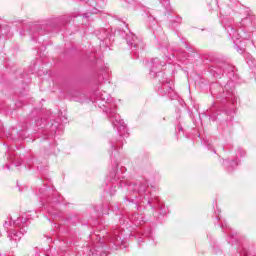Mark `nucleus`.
I'll use <instances>...</instances> for the list:
<instances>
[{
	"mask_svg": "<svg viewBox=\"0 0 256 256\" xmlns=\"http://www.w3.org/2000/svg\"><path fill=\"white\" fill-rule=\"evenodd\" d=\"M184 58L187 59V53L186 52H184Z\"/></svg>",
	"mask_w": 256,
	"mask_h": 256,
	"instance_id": "nucleus-17",
	"label": "nucleus"
},
{
	"mask_svg": "<svg viewBox=\"0 0 256 256\" xmlns=\"http://www.w3.org/2000/svg\"><path fill=\"white\" fill-rule=\"evenodd\" d=\"M139 243H143V241H142V240H139Z\"/></svg>",
	"mask_w": 256,
	"mask_h": 256,
	"instance_id": "nucleus-19",
	"label": "nucleus"
},
{
	"mask_svg": "<svg viewBox=\"0 0 256 256\" xmlns=\"http://www.w3.org/2000/svg\"><path fill=\"white\" fill-rule=\"evenodd\" d=\"M159 82L162 84L161 87H158V93L162 97H165L167 95L169 99H175L177 97V93L173 89V84L167 78L165 79H159Z\"/></svg>",
	"mask_w": 256,
	"mask_h": 256,
	"instance_id": "nucleus-2",
	"label": "nucleus"
},
{
	"mask_svg": "<svg viewBox=\"0 0 256 256\" xmlns=\"http://www.w3.org/2000/svg\"><path fill=\"white\" fill-rule=\"evenodd\" d=\"M8 238L10 241L14 243H19L21 241V237H23V232H17L16 230H8Z\"/></svg>",
	"mask_w": 256,
	"mask_h": 256,
	"instance_id": "nucleus-5",
	"label": "nucleus"
},
{
	"mask_svg": "<svg viewBox=\"0 0 256 256\" xmlns=\"http://www.w3.org/2000/svg\"><path fill=\"white\" fill-rule=\"evenodd\" d=\"M112 235H113L112 241H113L114 245H119V243H121V240H119V239H121L119 237V230H114L112 232Z\"/></svg>",
	"mask_w": 256,
	"mask_h": 256,
	"instance_id": "nucleus-8",
	"label": "nucleus"
},
{
	"mask_svg": "<svg viewBox=\"0 0 256 256\" xmlns=\"http://www.w3.org/2000/svg\"><path fill=\"white\" fill-rule=\"evenodd\" d=\"M4 226H7V222L4 223Z\"/></svg>",
	"mask_w": 256,
	"mask_h": 256,
	"instance_id": "nucleus-18",
	"label": "nucleus"
},
{
	"mask_svg": "<svg viewBox=\"0 0 256 256\" xmlns=\"http://www.w3.org/2000/svg\"><path fill=\"white\" fill-rule=\"evenodd\" d=\"M165 62H161L159 58H152L150 62H148V66H150V75L151 77H160V79H165V73L157 72L162 67H164Z\"/></svg>",
	"mask_w": 256,
	"mask_h": 256,
	"instance_id": "nucleus-3",
	"label": "nucleus"
},
{
	"mask_svg": "<svg viewBox=\"0 0 256 256\" xmlns=\"http://www.w3.org/2000/svg\"><path fill=\"white\" fill-rule=\"evenodd\" d=\"M223 164L227 167L228 171H233V169L239 165L235 160H224Z\"/></svg>",
	"mask_w": 256,
	"mask_h": 256,
	"instance_id": "nucleus-6",
	"label": "nucleus"
},
{
	"mask_svg": "<svg viewBox=\"0 0 256 256\" xmlns=\"http://www.w3.org/2000/svg\"><path fill=\"white\" fill-rule=\"evenodd\" d=\"M230 97H231V94H228V95L226 96V99L229 100Z\"/></svg>",
	"mask_w": 256,
	"mask_h": 256,
	"instance_id": "nucleus-16",
	"label": "nucleus"
},
{
	"mask_svg": "<svg viewBox=\"0 0 256 256\" xmlns=\"http://www.w3.org/2000/svg\"><path fill=\"white\" fill-rule=\"evenodd\" d=\"M83 17H84V19H89V14L84 13V14H83Z\"/></svg>",
	"mask_w": 256,
	"mask_h": 256,
	"instance_id": "nucleus-13",
	"label": "nucleus"
},
{
	"mask_svg": "<svg viewBox=\"0 0 256 256\" xmlns=\"http://www.w3.org/2000/svg\"><path fill=\"white\" fill-rule=\"evenodd\" d=\"M111 147H112V149H114V150L117 149V146H116L115 144H113V143H112Z\"/></svg>",
	"mask_w": 256,
	"mask_h": 256,
	"instance_id": "nucleus-14",
	"label": "nucleus"
},
{
	"mask_svg": "<svg viewBox=\"0 0 256 256\" xmlns=\"http://www.w3.org/2000/svg\"><path fill=\"white\" fill-rule=\"evenodd\" d=\"M186 49H188V51H191V47H189V45L186 44Z\"/></svg>",
	"mask_w": 256,
	"mask_h": 256,
	"instance_id": "nucleus-15",
	"label": "nucleus"
},
{
	"mask_svg": "<svg viewBox=\"0 0 256 256\" xmlns=\"http://www.w3.org/2000/svg\"><path fill=\"white\" fill-rule=\"evenodd\" d=\"M164 7H169V0H159Z\"/></svg>",
	"mask_w": 256,
	"mask_h": 256,
	"instance_id": "nucleus-10",
	"label": "nucleus"
},
{
	"mask_svg": "<svg viewBox=\"0 0 256 256\" xmlns=\"http://www.w3.org/2000/svg\"><path fill=\"white\" fill-rule=\"evenodd\" d=\"M96 97L98 101H104L105 103L109 101V94H107L106 92L104 93L99 92L96 94Z\"/></svg>",
	"mask_w": 256,
	"mask_h": 256,
	"instance_id": "nucleus-7",
	"label": "nucleus"
},
{
	"mask_svg": "<svg viewBox=\"0 0 256 256\" xmlns=\"http://www.w3.org/2000/svg\"><path fill=\"white\" fill-rule=\"evenodd\" d=\"M105 113L107 114V117L110 119L113 127L117 129V131L122 136L123 133L127 131V126L125 125V122L121 120V116L117 114V110L115 109V107L106 109Z\"/></svg>",
	"mask_w": 256,
	"mask_h": 256,
	"instance_id": "nucleus-1",
	"label": "nucleus"
},
{
	"mask_svg": "<svg viewBox=\"0 0 256 256\" xmlns=\"http://www.w3.org/2000/svg\"><path fill=\"white\" fill-rule=\"evenodd\" d=\"M20 232L22 233V235H25V233H27V230H25V227H20Z\"/></svg>",
	"mask_w": 256,
	"mask_h": 256,
	"instance_id": "nucleus-12",
	"label": "nucleus"
},
{
	"mask_svg": "<svg viewBox=\"0 0 256 256\" xmlns=\"http://www.w3.org/2000/svg\"><path fill=\"white\" fill-rule=\"evenodd\" d=\"M229 243H231V245H235V243H237V237L235 235L230 236Z\"/></svg>",
	"mask_w": 256,
	"mask_h": 256,
	"instance_id": "nucleus-9",
	"label": "nucleus"
},
{
	"mask_svg": "<svg viewBox=\"0 0 256 256\" xmlns=\"http://www.w3.org/2000/svg\"><path fill=\"white\" fill-rule=\"evenodd\" d=\"M126 43L130 46V49H134V51L145 49V44H143V41L134 34H129L126 36Z\"/></svg>",
	"mask_w": 256,
	"mask_h": 256,
	"instance_id": "nucleus-4",
	"label": "nucleus"
},
{
	"mask_svg": "<svg viewBox=\"0 0 256 256\" xmlns=\"http://www.w3.org/2000/svg\"><path fill=\"white\" fill-rule=\"evenodd\" d=\"M175 23H181V17H176V19L172 20V25H175Z\"/></svg>",
	"mask_w": 256,
	"mask_h": 256,
	"instance_id": "nucleus-11",
	"label": "nucleus"
}]
</instances>
